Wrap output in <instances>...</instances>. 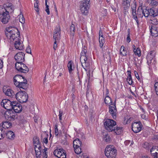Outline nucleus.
<instances>
[{"label": "nucleus", "mask_w": 158, "mask_h": 158, "mask_svg": "<svg viewBox=\"0 0 158 158\" xmlns=\"http://www.w3.org/2000/svg\"><path fill=\"white\" fill-rule=\"evenodd\" d=\"M57 41H55L54 42V45H53V48L55 50H56L57 48V44L56 42Z\"/></svg>", "instance_id": "obj_56"}, {"label": "nucleus", "mask_w": 158, "mask_h": 158, "mask_svg": "<svg viewBox=\"0 0 158 158\" xmlns=\"http://www.w3.org/2000/svg\"><path fill=\"white\" fill-rule=\"evenodd\" d=\"M10 16L8 12H4L0 15V19L4 24L7 23L10 19Z\"/></svg>", "instance_id": "obj_12"}, {"label": "nucleus", "mask_w": 158, "mask_h": 158, "mask_svg": "<svg viewBox=\"0 0 158 158\" xmlns=\"http://www.w3.org/2000/svg\"><path fill=\"white\" fill-rule=\"evenodd\" d=\"M105 137L104 138V139L106 142H108L110 141V138L108 135H105Z\"/></svg>", "instance_id": "obj_49"}, {"label": "nucleus", "mask_w": 158, "mask_h": 158, "mask_svg": "<svg viewBox=\"0 0 158 158\" xmlns=\"http://www.w3.org/2000/svg\"><path fill=\"white\" fill-rule=\"evenodd\" d=\"M90 0H82L80 2V9L81 13L86 15L88 13L89 8V2Z\"/></svg>", "instance_id": "obj_4"}, {"label": "nucleus", "mask_w": 158, "mask_h": 158, "mask_svg": "<svg viewBox=\"0 0 158 158\" xmlns=\"http://www.w3.org/2000/svg\"><path fill=\"white\" fill-rule=\"evenodd\" d=\"M68 67L69 69V71L70 73H71V72L73 70L72 69L73 67V62L72 61H70L68 63Z\"/></svg>", "instance_id": "obj_41"}, {"label": "nucleus", "mask_w": 158, "mask_h": 158, "mask_svg": "<svg viewBox=\"0 0 158 158\" xmlns=\"http://www.w3.org/2000/svg\"><path fill=\"white\" fill-rule=\"evenodd\" d=\"M150 31L152 36L157 37L158 36V28L155 25H152L150 29Z\"/></svg>", "instance_id": "obj_20"}, {"label": "nucleus", "mask_w": 158, "mask_h": 158, "mask_svg": "<svg viewBox=\"0 0 158 158\" xmlns=\"http://www.w3.org/2000/svg\"><path fill=\"white\" fill-rule=\"evenodd\" d=\"M14 101L11 102L8 99H4L2 100L1 104L3 105V107L7 110L11 109L13 102Z\"/></svg>", "instance_id": "obj_11"}, {"label": "nucleus", "mask_w": 158, "mask_h": 158, "mask_svg": "<svg viewBox=\"0 0 158 158\" xmlns=\"http://www.w3.org/2000/svg\"><path fill=\"white\" fill-rule=\"evenodd\" d=\"M116 122L114 120L107 119L104 122V125L106 129L109 132L112 131L113 127L116 125Z\"/></svg>", "instance_id": "obj_6"}, {"label": "nucleus", "mask_w": 158, "mask_h": 158, "mask_svg": "<svg viewBox=\"0 0 158 158\" xmlns=\"http://www.w3.org/2000/svg\"><path fill=\"white\" fill-rule=\"evenodd\" d=\"M25 54L22 52L17 53L15 56V59L17 61L16 63H22L24 60Z\"/></svg>", "instance_id": "obj_14"}, {"label": "nucleus", "mask_w": 158, "mask_h": 158, "mask_svg": "<svg viewBox=\"0 0 158 158\" xmlns=\"http://www.w3.org/2000/svg\"><path fill=\"white\" fill-rule=\"evenodd\" d=\"M131 0H123L122 5L124 8H127L130 6V2Z\"/></svg>", "instance_id": "obj_27"}, {"label": "nucleus", "mask_w": 158, "mask_h": 158, "mask_svg": "<svg viewBox=\"0 0 158 158\" xmlns=\"http://www.w3.org/2000/svg\"><path fill=\"white\" fill-rule=\"evenodd\" d=\"M26 52L28 53L31 54V50L30 47L29 46H28L26 50Z\"/></svg>", "instance_id": "obj_53"}, {"label": "nucleus", "mask_w": 158, "mask_h": 158, "mask_svg": "<svg viewBox=\"0 0 158 158\" xmlns=\"http://www.w3.org/2000/svg\"><path fill=\"white\" fill-rule=\"evenodd\" d=\"M3 90L5 95L10 97L12 98L14 97L15 94L14 91L8 88L6 89L3 87Z\"/></svg>", "instance_id": "obj_17"}, {"label": "nucleus", "mask_w": 158, "mask_h": 158, "mask_svg": "<svg viewBox=\"0 0 158 158\" xmlns=\"http://www.w3.org/2000/svg\"><path fill=\"white\" fill-rule=\"evenodd\" d=\"M70 33L71 36H72L73 37L75 34V27L74 24H72L69 28Z\"/></svg>", "instance_id": "obj_31"}, {"label": "nucleus", "mask_w": 158, "mask_h": 158, "mask_svg": "<svg viewBox=\"0 0 158 158\" xmlns=\"http://www.w3.org/2000/svg\"><path fill=\"white\" fill-rule=\"evenodd\" d=\"M35 149L36 158H40L41 156V147L39 144H38V146L35 145Z\"/></svg>", "instance_id": "obj_18"}, {"label": "nucleus", "mask_w": 158, "mask_h": 158, "mask_svg": "<svg viewBox=\"0 0 158 158\" xmlns=\"http://www.w3.org/2000/svg\"><path fill=\"white\" fill-rule=\"evenodd\" d=\"M33 142L34 144H37V145H35L38 146V144L40 145L39 143V141L38 139L36 137L33 138Z\"/></svg>", "instance_id": "obj_47"}, {"label": "nucleus", "mask_w": 158, "mask_h": 158, "mask_svg": "<svg viewBox=\"0 0 158 158\" xmlns=\"http://www.w3.org/2000/svg\"><path fill=\"white\" fill-rule=\"evenodd\" d=\"M156 52L154 51H151L147 55V59L148 61H151L155 56Z\"/></svg>", "instance_id": "obj_25"}, {"label": "nucleus", "mask_w": 158, "mask_h": 158, "mask_svg": "<svg viewBox=\"0 0 158 158\" xmlns=\"http://www.w3.org/2000/svg\"><path fill=\"white\" fill-rule=\"evenodd\" d=\"M157 148V147L155 146V147H153L150 150L151 153L152 154V155H153V156H154L153 158H158V153L156 152H155L154 153H152V152L153 151V150L155 149L156 148Z\"/></svg>", "instance_id": "obj_37"}, {"label": "nucleus", "mask_w": 158, "mask_h": 158, "mask_svg": "<svg viewBox=\"0 0 158 158\" xmlns=\"http://www.w3.org/2000/svg\"><path fill=\"white\" fill-rule=\"evenodd\" d=\"M3 61L0 60V69H2V68L3 65Z\"/></svg>", "instance_id": "obj_57"}, {"label": "nucleus", "mask_w": 158, "mask_h": 158, "mask_svg": "<svg viewBox=\"0 0 158 158\" xmlns=\"http://www.w3.org/2000/svg\"><path fill=\"white\" fill-rule=\"evenodd\" d=\"M61 30L60 27L59 26H57L54 32L53 39L55 41H57L60 38Z\"/></svg>", "instance_id": "obj_15"}, {"label": "nucleus", "mask_w": 158, "mask_h": 158, "mask_svg": "<svg viewBox=\"0 0 158 158\" xmlns=\"http://www.w3.org/2000/svg\"><path fill=\"white\" fill-rule=\"evenodd\" d=\"M24 79H25V77L20 75H17L14 77V81L15 84V83H19L23 81Z\"/></svg>", "instance_id": "obj_21"}, {"label": "nucleus", "mask_w": 158, "mask_h": 158, "mask_svg": "<svg viewBox=\"0 0 158 158\" xmlns=\"http://www.w3.org/2000/svg\"><path fill=\"white\" fill-rule=\"evenodd\" d=\"M47 150V148H45L44 149V152L43 153L42 156L43 158H47V154L46 151Z\"/></svg>", "instance_id": "obj_44"}, {"label": "nucleus", "mask_w": 158, "mask_h": 158, "mask_svg": "<svg viewBox=\"0 0 158 158\" xmlns=\"http://www.w3.org/2000/svg\"><path fill=\"white\" fill-rule=\"evenodd\" d=\"M143 16L145 17H148L149 16H150V11L149 9L147 10L144 7H143Z\"/></svg>", "instance_id": "obj_38"}, {"label": "nucleus", "mask_w": 158, "mask_h": 158, "mask_svg": "<svg viewBox=\"0 0 158 158\" xmlns=\"http://www.w3.org/2000/svg\"><path fill=\"white\" fill-rule=\"evenodd\" d=\"M55 134L56 136H57L59 134L58 130L57 128V126L56 125L55 127Z\"/></svg>", "instance_id": "obj_52"}, {"label": "nucleus", "mask_w": 158, "mask_h": 158, "mask_svg": "<svg viewBox=\"0 0 158 158\" xmlns=\"http://www.w3.org/2000/svg\"><path fill=\"white\" fill-rule=\"evenodd\" d=\"M148 2L153 7H156L158 5V2L156 0H148Z\"/></svg>", "instance_id": "obj_33"}, {"label": "nucleus", "mask_w": 158, "mask_h": 158, "mask_svg": "<svg viewBox=\"0 0 158 158\" xmlns=\"http://www.w3.org/2000/svg\"><path fill=\"white\" fill-rule=\"evenodd\" d=\"M134 73H135V77H136L138 79H139V75H138V74L137 72L136 71H134Z\"/></svg>", "instance_id": "obj_58"}, {"label": "nucleus", "mask_w": 158, "mask_h": 158, "mask_svg": "<svg viewBox=\"0 0 158 158\" xmlns=\"http://www.w3.org/2000/svg\"><path fill=\"white\" fill-rule=\"evenodd\" d=\"M128 76L127 77V80L128 84L131 85L132 84V81L131 76V72L130 71H128Z\"/></svg>", "instance_id": "obj_36"}, {"label": "nucleus", "mask_w": 158, "mask_h": 158, "mask_svg": "<svg viewBox=\"0 0 158 158\" xmlns=\"http://www.w3.org/2000/svg\"><path fill=\"white\" fill-rule=\"evenodd\" d=\"M6 136L7 138L11 140H13L15 138V135L14 133L11 131H8L6 133Z\"/></svg>", "instance_id": "obj_28"}, {"label": "nucleus", "mask_w": 158, "mask_h": 158, "mask_svg": "<svg viewBox=\"0 0 158 158\" xmlns=\"http://www.w3.org/2000/svg\"><path fill=\"white\" fill-rule=\"evenodd\" d=\"M140 109H141V110H142V111L143 112H144V109L142 107H141Z\"/></svg>", "instance_id": "obj_64"}, {"label": "nucleus", "mask_w": 158, "mask_h": 158, "mask_svg": "<svg viewBox=\"0 0 158 158\" xmlns=\"http://www.w3.org/2000/svg\"><path fill=\"white\" fill-rule=\"evenodd\" d=\"M73 146L78 147L81 146L82 142L79 139H75L73 141Z\"/></svg>", "instance_id": "obj_34"}, {"label": "nucleus", "mask_w": 158, "mask_h": 158, "mask_svg": "<svg viewBox=\"0 0 158 158\" xmlns=\"http://www.w3.org/2000/svg\"><path fill=\"white\" fill-rule=\"evenodd\" d=\"M45 11L47 13V14L49 15L50 14V11L49 9V6L48 5H46Z\"/></svg>", "instance_id": "obj_54"}, {"label": "nucleus", "mask_w": 158, "mask_h": 158, "mask_svg": "<svg viewBox=\"0 0 158 158\" xmlns=\"http://www.w3.org/2000/svg\"><path fill=\"white\" fill-rule=\"evenodd\" d=\"M8 117H7V119L9 120H13L15 116L11 114H10L9 115H8Z\"/></svg>", "instance_id": "obj_51"}, {"label": "nucleus", "mask_w": 158, "mask_h": 158, "mask_svg": "<svg viewBox=\"0 0 158 158\" xmlns=\"http://www.w3.org/2000/svg\"><path fill=\"white\" fill-rule=\"evenodd\" d=\"M87 51L84 49L81 52L80 62L82 66L85 70L87 71L88 68L89 67V64L87 60Z\"/></svg>", "instance_id": "obj_3"}, {"label": "nucleus", "mask_w": 158, "mask_h": 158, "mask_svg": "<svg viewBox=\"0 0 158 158\" xmlns=\"http://www.w3.org/2000/svg\"><path fill=\"white\" fill-rule=\"evenodd\" d=\"M16 99L21 103L25 102L28 100V96L26 92L21 90L15 95Z\"/></svg>", "instance_id": "obj_5"}, {"label": "nucleus", "mask_w": 158, "mask_h": 158, "mask_svg": "<svg viewBox=\"0 0 158 158\" xmlns=\"http://www.w3.org/2000/svg\"><path fill=\"white\" fill-rule=\"evenodd\" d=\"M103 36V34L101 30H100L99 32V37Z\"/></svg>", "instance_id": "obj_60"}, {"label": "nucleus", "mask_w": 158, "mask_h": 158, "mask_svg": "<svg viewBox=\"0 0 158 158\" xmlns=\"http://www.w3.org/2000/svg\"><path fill=\"white\" fill-rule=\"evenodd\" d=\"M109 110L113 118L114 119L116 118L117 113V110L116 106V101L114 102L113 105H110L109 106Z\"/></svg>", "instance_id": "obj_9"}, {"label": "nucleus", "mask_w": 158, "mask_h": 158, "mask_svg": "<svg viewBox=\"0 0 158 158\" xmlns=\"http://www.w3.org/2000/svg\"><path fill=\"white\" fill-rule=\"evenodd\" d=\"M27 85V81L26 79H24L23 81H21V82L18 84L15 83V85L16 86H18L19 88L23 89L26 88Z\"/></svg>", "instance_id": "obj_23"}, {"label": "nucleus", "mask_w": 158, "mask_h": 158, "mask_svg": "<svg viewBox=\"0 0 158 158\" xmlns=\"http://www.w3.org/2000/svg\"><path fill=\"white\" fill-rule=\"evenodd\" d=\"M143 7H139L137 10V14L140 18H142L143 16Z\"/></svg>", "instance_id": "obj_30"}, {"label": "nucleus", "mask_w": 158, "mask_h": 158, "mask_svg": "<svg viewBox=\"0 0 158 158\" xmlns=\"http://www.w3.org/2000/svg\"><path fill=\"white\" fill-rule=\"evenodd\" d=\"M150 11V16L154 18L155 17L157 16L158 19V9L152 7L149 9Z\"/></svg>", "instance_id": "obj_22"}, {"label": "nucleus", "mask_w": 158, "mask_h": 158, "mask_svg": "<svg viewBox=\"0 0 158 158\" xmlns=\"http://www.w3.org/2000/svg\"><path fill=\"white\" fill-rule=\"evenodd\" d=\"M155 89L157 95H158V82H156L154 85Z\"/></svg>", "instance_id": "obj_48"}, {"label": "nucleus", "mask_w": 158, "mask_h": 158, "mask_svg": "<svg viewBox=\"0 0 158 158\" xmlns=\"http://www.w3.org/2000/svg\"><path fill=\"white\" fill-rule=\"evenodd\" d=\"M4 7L5 8V12H8L9 14L10 13H12L14 10V8L12 4L11 3H7L4 5Z\"/></svg>", "instance_id": "obj_16"}, {"label": "nucleus", "mask_w": 158, "mask_h": 158, "mask_svg": "<svg viewBox=\"0 0 158 158\" xmlns=\"http://www.w3.org/2000/svg\"><path fill=\"white\" fill-rule=\"evenodd\" d=\"M0 126L4 129L10 128L12 126V124L8 121L3 122L0 124Z\"/></svg>", "instance_id": "obj_24"}, {"label": "nucleus", "mask_w": 158, "mask_h": 158, "mask_svg": "<svg viewBox=\"0 0 158 158\" xmlns=\"http://www.w3.org/2000/svg\"><path fill=\"white\" fill-rule=\"evenodd\" d=\"M142 127V125L140 121L134 122L132 125V129L134 132L137 133L141 131Z\"/></svg>", "instance_id": "obj_10"}, {"label": "nucleus", "mask_w": 158, "mask_h": 158, "mask_svg": "<svg viewBox=\"0 0 158 158\" xmlns=\"http://www.w3.org/2000/svg\"><path fill=\"white\" fill-rule=\"evenodd\" d=\"M15 67L18 71L22 73H27L29 71V69L27 66L22 63H16Z\"/></svg>", "instance_id": "obj_7"}, {"label": "nucleus", "mask_w": 158, "mask_h": 158, "mask_svg": "<svg viewBox=\"0 0 158 158\" xmlns=\"http://www.w3.org/2000/svg\"><path fill=\"white\" fill-rule=\"evenodd\" d=\"M151 21L152 24L154 25L158 24V19L157 18V16L155 17L154 18L152 17Z\"/></svg>", "instance_id": "obj_40"}, {"label": "nucleus", "mask_w": 158, "mask_h": 158, "mask_svg": "<svg viewBox=\"0 0 158 158\" xmlns=\"http://www.w3.org/2000/svg\"><path fill=\"white\" fill-rule=\"evenodd\" d=\"M63 114V112L61 110L59 111V120L60 121L62 120V116Z\"/></svg>", "instance_id": "obj_50"}, {"label": "nucleus", "mask_w": 158, "mask_h": 158, "mask_svg": "<svg viewBox=\"0 0 158 158\" xmlns=\"http://www.w3.org/2000/svg\"><path fill=\"white\" fill-rule=\"evenodd\" d=\"M135 55H137L138 56H141V52L140 49L139 48H137L136 50L134 52Z\"/></svg>", "instance_id": "obj_46"}, {"label": "nucleus", "mask_w": 158, "mask_h": 158, "mask_svg": "<svg viewBox=\"0 0 158 158\" xmlns=\"http://www.w3.org/2000/svg\"><path fill=\"white\" fill-rule=\"evenodd\" d=\"M37 2L36 1V2L34 3V7H35V11L38 13L39 12V6H38V3L39 2Z\"/></svg>", "instance_id": "obj_43"}, {"label": "nucleus", "mask_w": 158, "mask_h": 158, "mask_svg": "<svg viewBox=\"0 0 158 158\" xmlns=\"http://www.w3.org/2000/svg\"><path fill=\"white\" fill-rule=\"evenodd\" d=\"M145 115H144V114H142L141 115V117L143 119H144L145 118Z\"/></svg>", "instance_id": "obj_63"}, {"label": "nucleus", "mask_w": 158, "mask_h": 158, "mask_svg": "<svg viewBox=\"0 0 158 158\" xmlns=\"http://www.w3.org/2000/svg\"><path fill=\"white\" fill-rule=\"evenodd\" d=\"M99 42L100 43V46L102 48L104 43V38L103 36L99 37Z\"/></svg>", "instance_id": "obj_42"}, {"label": "nucleus", "mask_w": 158, "mask_h": 158, "mask_svg": "<svg viewBox=\"0 0 158 158\" xmlns=\"http://www.w3.org/2000/svg\"><path fill=\"white\" fill-rule=\"evenodd\" d=\"M131 7L133 18L136 21L137 25H139V21L138 19L137 14L136 13V5L135 4H134L133 5V6L131 5Z\"/></svg>", "instance_id": "obj_19"}, {"label": "nucleus", "mask_w": 158, "mask_h": 158, "mask_svg": "<svg viewBox=\"0 0 158 158\" xmlns=\"http://www.w3.org/2000/svg\"><path fill=\"white\" fill-rule=\"evenodd\" d=\"M5 34L7 38L11 41L13 42L15 48L19 50L23 49V46L21 40L19 38L20 33L15 27H9L6 29Z\"/></svg>", "instance_id": "obj_1"}, {"label": "nucleus", "mask_w": 158, "mask_h": 158, "mask_svg": "<svg viewBox=\"0 0 158 158\" xmlns=\"http://www.w3.org/2000/svg\"><path fill=\"white\" fill-rule=\"evenodd\" d=\"M54 155L59 158H66V155L64 150L62 149H57L54 150Z\"/></svg>", "instance_id": "obj_8"}, {"label": "nucleus", "mask_w": 158, "mask_h": 158, "mask_svg": "<svg viewBox=\"0 0 158 158\" xmlns=\"http://www.w3.org/2000/svg\"><path fill=\"white\" fill-rule=\"evenodd\" d=\"M127 52L125 50V48L124 46H122L120 48V55L123 56H126L127 55Z\"/></svg>", "instance_id": "obj_32"}, {"label": "nucleus", "mask_w": 158, "mask_h": 158, "mask_svg": "<svg viewBox=\"0 0 158 158\" xmlns=\"http://www.w3.org/2000/svg\"><path fill=\"white\" fill-rule=\"evenodd\" d=\"M43 141L44 143L47 144L48 142V139L47 138H44L43 139Z\"/></svg>", "instance_id": "obj_59"}, {"label": "nucleus", "mask_w": 158, "mask_h": 158, "mask_svg": "<svg viewBox=\"0 0 158 158\" xmlns=\"http://www.w3.org/2000/svg\"><path fill=\"white\" fill-rule=\"evenodd\" d=\"M127 42L128 43L130 42L131 41V39L130 38V32H129V33L127 35Z\"/></svg>", "instance_id": "obj_55"}, {"label": "nucleus", "mask_w": 158, "mask_h": 158, "mask_svg": "<svg viewBox=\"0 0 158 158\" xmlns=\"http://www.w3.org/2000/svg\"><path fill=\"white\" fill-rule=\"evenodd\" d=\"M154 138L155 139L158 140V135H155Z\"/></svg>", "instance_id": "obj_62"}, {"label": "nucleus", "mask_w": 158, "mask_h": 158, "mask_svg": "<svg viewBox=\"0 0 158 158\" xmlns=\"http://www.w3.org/2000/svg\"><path fill=\"white\" fill-rule=\"evenodd\" d=\"M117 153L116 148L112 145L107 146L105 149V155L107 158H115Z\"/></svg>", "instance_id": "obj_2"}, {"label": "nucleus", "mask_w": 158, "mask_h": 158, "mask_svg": "<svg viewBox=\"0 0 158 158\" xmlns=\"http://www.w3.org/2000/svg\"><path fill=\"white\" fill-rule=\"evenodd\" d=\"M11 109H13L16 113L20 112L22 110V107L20 104L15 101L13 102Z\"/></svg>", "instance_id": "obj_13"}, {"label": "nucleus", "mask_w": 158, "mask_h": 158, "mask_svg": "<svg viewBox=\"0 0 158 158\" xmlns=\"http://www.w3.org/2000/svg\"><path fill=\"white\" fill-rule=\"evenodd\" d=\"M19 20L20 22L23 24L25 23V19L22 15L20 14L19 15Z\"/></svg>", "instance_id": "obj_45"}, {"label": "nucleus", "mask_w": 158, "mask_h": 158, "mask_svg": "<svg viewBox=\"0 0 158 158\" xmlns=\"http://www.w3.org/2000/svg\"><path fill=\"white\" fill-rule=\"evenodd\" d=\"M141 158H150V157L148 156H142Z\"/></svg>", "instance_id": "obj_61"}, {"label": "nucleus", "mask_w": 158, "mask_h": 158, "mask_svg": "<svg viewBox=\"0 0 158 158\" xmlns=\"http://www.w3.org/2000/svg\"><path fill=\"white\" fill-rule=\"evenodd\" d=\"M6 134L5 133V129H4L0 126V139H3Z\"/></svg>", "instance_id": "obj_35"}, {"label": "nucleus", "mask_w": 158, "mask_h": 158, "mask_svg": "<svg viewBox=\"0 0 158 158\" xmlns=\"http://www.w3.org/2000/svg\"><path fill=\"white\" fill-rule=\"evenodd\" d=\"M104 101L105 103L109 105H113L112 101L111 98L108 96H106L105 98Z\"/></svg>", "instance_id": "obj_29"}, {"label": "nucleus", "mask_w": 158, "mask_h": 158, "mask_svg": "<svg viewBox=\"0 0 158 158\" xmlns=\"http://www.w3.org/2000/svg\"><path fill=\"white\" fill-rule=\"evenodd\" d=\"M123 131V128L122 127H116L113 129V131L116 135H120L122 133Z\"/></svg>", "instance_id": "obj_26"}, {"label": "nucleus", "mask_w": 158, "mask_h": 158, "mask_svg": "<svg viewBox=\"0 0 158 158\" xmlns=\"http://www.w3.org/2000/svg\"><path fill=\"white\" fill-rule=\"evenodd\" d=\"M75 152L77 154H79L81 152V149L80 146L76 147L74 146Z\"/></svg>", "instance_id": "obj_39"}]
</instances>
